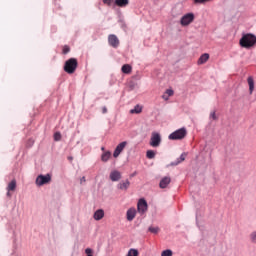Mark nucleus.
I'll list each match as a JSON object with an SVG mask.
<instances>
[{
    "label": "nucleus",
    "instance_id": "nucleus-1",
    "mask_svg": "<svg viewBox=\"0 0 256 256\" xmlns=\"http://www.w3.org/2000/svg\"><path fill=\"white\" fill-rule=\"evenodd\" d=\"M239 43L244 49H251V47H255L256 36L251 33L243 34Z\"/></svg>",
    "mask_w": 256,
    "mask_h": 256
},
{
    "label": "nucleus",
    "instance_id": "nucleus-2",
    "mask_svg": "<svg viewBox=\"0 0 256 256\" xmlns=\"http://www.w3.org/2000/svg\"><path fill=\"white\" fill-rule=\"evenodd\" d=\"M79 65V62L76 58H69L64 63V71L65 73H68V75H73L75 71H77V67Z\"/></svg>",
    "mask_w": 256,
    "mask_h": 256
},
{
    "label": "nucleus",
    "instance_id": "nucleus-3",
    "mask_svg": "<svg viewBox=\"0 0 256 256\" xmlns=\"http://www.w3.org/2000/svg\"><path fill=\"white\" fill-rule=\"evenodd\" d=\"M185 137H187V128L182 127V128H179L178 130L172 132L168 136V139L170 141H181L182 139H185Z\"/></svg>",
    "mask_w": 256,
    "mask_h": 256
},
{
    "label": "nucleus",
    "instance_id": "nucleus-4",
    "mask_svg": "<svg viewBox=\"0 0 256 256\" xmlns=\"http://www.w3.org/2000/svg\"><path fill=\"white\" fill-rule=\"evenodd\" d=\"M195 21V14L192 12L184 14L180 19V25L182 27H187L188 25H191Z\"/></svg>",
    "mask_w": 256,
    "mask_h": 256
},
{
    "label": "nucleus",
    "instance_id": "nucleus-5",
    "mask_svg": "<svg viewBox=\"0 0 256 256\" xmlns=\"http://www.w3.org/2000/svg\"><path fill=\"white\" fill-rule=\"evenodd\" d=\"M48 183H51V174H40L36 177L35 184L37 187H43V185H47Z\"/></svg>",
    "mask_w": 256,
    "mask_h": 256
},
{
    "label": "nucleus",
    "instance_id": "nucleus-6",
    "mask_svg": "<svg viewBox=\"0 0 256 256\" xmlns=\"http://www.w3.org/2000/svg\"><path fill=\"white\" fill-rule=\"evenodd\" d=\"M150 145L151 147H159L161 145V134L159 132H152Z\"/></svg>",
    "mask_w": 256,
    "mask_h": 256
},
{
    "label": "nucleus",
    "instance_id": "nucleus-7",
    "mask_svg": "<svg viewBox=\"0 0 256 256\" xmlns=\"http://www.w3.org/2000/svg\"><path fill=\"white\" fill-rule=\"evenodd\" d=\"M125 147H127V141H123L118 144L113 152V157L117 159V157L123 153V149H125Z\"/></svg>",
    "mask_w": 256,
    "mask_h": 256
},
{
    "label": "nucleus",
    "instance_id": "nucleus-8",
    "mask_svg": "<svg viewBox=\"0 0 256 256\" xmlns=\"http://www.w3.org/2000/svg\"><path fill=\"white\" fill-rule=\"evenodd\" d=\"M137 209H138V212L141 213V215H143V213L147 211V200H145V198L139 199L137 204Z\"/></svg>",
    "mask_w": 256,
    "mask_h": 256
},
{
    "label": "nucleus",
    "instance_id": "nucleus-9",
    "mask_svg": "<svg viewBox=\"0 0 256 256\" xmlns=\"http://www.w3.org/2000/svg\"><path fill=\"white\" fill-rule=\"evenodd\" d=\"M108 43L111 47H114V49H117V47H119V38H117V35L110 34L108 36Z\"/></svg>",
    "mask_w": 256,
    "mask_h": 256
},
{
    "label": "nucleus",
    "instance_id": "nucleus-10",
    "mask_svg": "<svg viewBox=\"0 0 256 256\" xmlns=\"http://www.w3.org/2000/svg\"><path fill=\"white\" fill-rule=\"evenodd\" d=\"M130 186L131 182L129 181V179H126L125 181L122 180L117 184V189H119L120 191H127Z\"/></svg>",
    "mask_w": 256,
    "mask_h": 256
},
{
    "label": "nucleus",
    "instance_id": "nucleus-11",
    "mask_svg": "<svg viewBox=\"0 0 256 256\" xmlns=\"http://www.w3.org/2000/svg\"><path fill=\"white\" fill-rule=\"evenodd\" d=\"M187 157V153L183 152L180 157H178L176 160L170 163L171 167H177V165H180V163H183L185 161V158Z\"/></svg>",
    "mask_w": 256,
    "mask_h": 256
},
{
    "label": "nucleus",
    "instance_id": "nucleus-12",
    "mask_svg": "<svg viewBox=\"0 0 256 256\" xmlns=\"http://www.w3.org/2000/svg\"><path fill=\"white\" fill-rule=\"evenodd\" d=\"M110 181H113V182H117V181H120L121 179V172H119L118 170H113L110 172Z\"/></svg>",
    "mask_w": 256,
    "mask_h": 256
},
{
    "label": "nucleus",
    "instance_id": "nucleus-13",
    "mask_svg": "<svg viewBox=\"0 0 256 256\" xmlns=\"http://www.w3.org/2000/svg\"><path fill=\"white\" fill-rule=\"evenodd\" d=\"M171 183V177L165 176L160 180L159 187L160 189H167V186Z\"/></svg>",
    "mask_w": 256,
    "mask_h": 256
},
{
    "label": "nucleus",
    "instance_id": "nucleus-14",
    "mask_svg": "<svg viewBox=\"0 0 256 256\" xmlns=\"http://www.w3.org/2000/svg\"><path fill=\"white\" fill-rule=\"evenodd\" d=\"M135 215H137V211L134 208H130L126 212L127 221H133L135 219Z\"/></svg>",
    "mask_w": 256,
    "mask_h": 256
},
{
    "label": "nucleus",
    "instance_id": "nucleus-15",
    "mask_svg": "<svg viewBox=\"0 0 256 256\" xmlns=\"http://www.w3.org/2000/svg\"><path fill=\"white\" fill-rule=\"evenodd\" d=\"M103 217H105V211H103V209H98L94 212L93 218L95 219V221H101Z\"/></svg>",
    "mask_w": 256,
    "mask_h": 256
},
{
    "label": "nucleus",
    "instance_id": "nucleus-16",
    "mask_svg": "<svg viewBox=\"0 0 256 256\" xmlns=\"http://www.w3.org/2000/svg\"><path fill=\"white\" fill-rule=\"evenodd\" d=\"M121 71L122 73H124L125 75H129V73H131V71H133V67H131V65L129 64H124L121 67Z\"/></svg>",
    "mask_w": 256,
    "mask_h": 256
},
{
    "label": "nucleus",
    "instance_id": "nucleus-17",
    "mask_svg": "<svg viewBox=\"0 0 256 256\" xmlns=\"http://www.w3.org/2000/svg\"><path fill=\"white\" fill-rule=\"evenodd\" d=\"M248 85H249V91L250 93H253L255 89V80H253V76L248 77L247 79Z\"/></svg>",
    "mask_w": 256,
    "mask_h": 256
},
{
    "label": "nucleus",
    "instance_id": "nucleus-18",
    "mask_svg": "<svg viewBox=\"0 0 256 256\" xmlns=\"http://www.w3.org/2000/svg\"><path fill=\"white\" fill-rule=\"evenodd\" d=\"M114 4L117 7H127V5H129V0H115Z\"/></svg>",
    "mask_w": 256,
    "mask_h": 256
},
{
    "label": "nucleus",
    "instance_id": "nucleus-19",
    "mask_svg": "<svg viewBox=\"0 0 256 256\" xmlns=\"http://www.w3.org/2000/svg\"><path fill=\"white\" fill-rule=\"evenodd\" d=\"M207 61H209V54H207V53L202 54L200 56V58L198 59L199 65H203V63H207Z\"/></svg>",
    "mask_w": 256,
    "mask_h": 256
},
{
    "label": "nucleus",
    "instance_id": "nucleus-20",
    "mask_svg": "<svg viewBox=\"0 0 256 256\" xmlns=\"http://www.w3.org/2000/svg\"><path fill=\"white\" fill-rule=\"evenodd\" d=\"M109 159H111V151H106L101 155V161H103V163H107Z\"/></svg>",
    "mask_w": 256,
    "mask_h": 256
},
{
    "label": "nucleus",
    "instance_id": "nucleus-21",
    "mask_svg": "<svg viewBox=\"0 0 256 256\" xmlns=\"http://www.w3.org/2000/svg\"><path fill=\"white\" fill-rule=\"evenodd\" d=\"M143 111V107H141L139 104H137L133 109L130 110V113L139 115Z\"/></svg>",
    "mask_w": 256,
    "mask_h": 256
},
{
    "label": "nucleus",
    "instance_id": "nucleus-22",
    "mask_svg": "<svg viewBox=\"0 0 256 256\" xmlns=\"http://www.w3.org/2000/svg\"><path fill=\"white\" fill-rule=\"evenodd\" d=\"M17 189V181L12 180L7 187V191H15Z\"/></svg>",
    "mask_w": 256,
    "mask_h": 256
},
{
    "label": "nucleus",
    "instance_id": "nucleus-23",
    "mask_svg": "<svg viewBox=\"0 0 256 256\" xmlns=\"http://www.w3.org/2000/svg\"><path fill=\"white\" fill-rule=\"evenodd\" d=\"M173 90L172 89H167L165 94L162 96V98L167 101L169 97L173 96Z\"/></svg>",
    "mask_w": 256,
    "mask_h": 256
},
{
    "label": "nucleus",
    "instance_id": "nucleus-24",
    "mask_svg": "<svg viewBox=\"0 0 256 256\" xmlns=\"http://www.w3.org/2000/svg\"><path fill=\"white\" fill-rule=\"evenodd\" d=\"M126 256H139V250L131 248Z\"/></svg>",
    "mask_w": 256,
    "mask_h": 256
},
{
    "label": "nucleus",
    "instance_id": "nucleus-25",
    "mask_svg": "<svg viewBox=\"0 0 256 256\" xmlns=\"http://www.w3.org/2000/svg\"><path fill=\"white\" fill-rule=\"evenodd\" d=\"M146 157H147V159H155V151H153V150H148V151L146 152Z\"/></svg>",
    "mask_w": 256,
    "mask_h": 256
},
{
    "label": "nucleus",
    "instance_id": "nucleus-26",
    "mask_svg": "<svg viewBox=\"0 0 256 256\" xmlns=\"http://www.w3.org/2000/svg\"><path fill=\"white\" fill-rule=\"evenodd\" d=\"M148 231H149L150 233H153L154 235H157V233H159V227L150 226V227L148 228Z\"/></svg>",
    "mask_w": 256,
    "mask_h": 256
},
{
    "label": "nucleus",
    "instance_id": "nucleus-27",
    "mask_svg": "<svg viewBox=\"0 0 256 256\" xmlns=\"http://www.w3.org/2000/svg\"><path fill=\"white\" fill-rule=\"evenodd\" d=\"M250 241L254 245H256V230H254L252 233H250Z\"/></svg>",
    "mask_w": 256,
    "mask_h": 256
},
{
    "label": "nucleus",
    "instance_id": "nucleus-28",
    "mask_svg": "<svg viewBox=\"0 0 256 256\" xmlns=\"http://www.w3.org/2000/svg\"><path fill=\"white\" fill-rule=\"evenodd\" d=\"M161 256H173V251L171 249H166L162 251Z\"/></svg>",
    "mask_w": 256,
    "mask_h": 256
},
{
    "label": "nucleus",
    "instance_id": "nucleus-29",
    "mask_svg": "<svg viewBox=\"0 0 256 256\" xmlns=\"http://www.w3.org/2000/svg\"><path fill=\"white\" fill-rule=\"evenodd\" d=\"M196 5H205V3H209L211 0H193Z\"/></svg>",
    "mask_w": 256,
    "mask_h": 256
},
{
    "label": "nucleus",
    "instance_id": "nucleus-30",
    "mask_svg": "<svg viewBox=\"0 0 256 256\" xmlns=\"http://www.w3.org/2000/svg\"><path fill=\"white\" fill-rule=\"evenodd\" d=\"M61 139V132L54 133V141H59Z\"/></svg>",
    "mask_w": 256,
    "mask_h": 256
},
{
    "label": "nucleus",
    "instance_id": "nucleus-31",
    "mask_svg": "<svg viewBox=\"0 0 256 256\" xmlns=\"http://www.w3.org/2000/svg\"><path fill=\"white\" fill-rule=\"evenodd\" d=\"M85 253H86V256H93V249H91V248H86V249H85Z\"/></svg>",
    "mask_w": 256,
    "mask_h": 256
},
{
    "label": "nucleus",
    "instance_id": "nucleus-32",
    "mask_svg": "<svg viewBox=\"0 0 256 256\" xmlns=\"http://www.w3.org/2000/svg\"><path fill=\"white\" fill-rule=\"evenodd\" d=\"M69 51H71V48H69V46H64L63 47V54L67 55V53H69Z\"/></svg>",
    "mask_w": 256,
    "mask_h": 256
},
{
    "label": "nucleus",
    "instance_id": "nucleus-33",
    "mask_svg": "<svg viewBox=\"0 0 256 256\" xmlns=\"http://www.w3.org/2000/svg\"><path fill=\"white\" fill-rule=\"evenodd\" d=\"M210 119H213V121H217V114H215V112H211Z\"/></svg>",
    "mask_w": 256,
    "mask_h": 256
},
{
    "label": "nucleus",
    "instance_id": "nucleus-34",
    "mask_svg": "<svg viewBox=\"0 0 256 256\" xmlns=\"http://www.w3.org/2000/svg\"><path fill=\"white\" fill-rule=\"evenodd\" d=\"M196 225L199 227L200 231H203V228L199 225V216H196Z\"/></svg>",
    "mask_w": 256,
    "mask_h": 256
},
{
    "label": "nucleus",
    "instance_id": "nucleus-35",
    "mask_svg": "<svg viewBox=\"0 0 256 256\" xmlns=\"http://www.w3.org/2000/svg\"><path fill=\"white\" fill-rule=\"evenodd\" d=\"M85 181H87V180L85 179V176H83V177L80 179V183L83 184V183H85Z\"/></svg>",
    "mask_w": 256,
    "mask_h": 256
},
{
    "label": "nucleus",
    "instance_id": "nucleus-36",
    "mask_svg": "<svg viewBox=\"0 0 256 256\" xmlns=\"http://www.w3.org/2000/svg\"><path fill=\"white\" fill-rule=\"evenodd\" d=\"M136 175H137V172H134V173L130 174V178H133V177H135Z\"/></svg>",
    "mask_w": 256,
    "mask_h": 256
},
{
    "label": "nucleus",
    "instance_id": "nucleus-37",
    "mask_svg": "<svg viewBox=\"0 0 256 256\" xmlns=\"http://www.w3.org/2000/svg\"><path fill=\"white\" fill-rule=\"evenodd\" d=\"M102 113H107V107H104Z\"/></svg>",
    "mask_w": 256,
    "mask_h": 256
},
{
    "label": "nucleus",
    "instance_id": "nucleus-38",
    "mask_svg": "<svg viewBox=\"0 0 256 256\" xmlns=\"http://www.w3.org/2000/svg\"><path fill=\"white\" fill-rule=\"evenodd\" d=\"M68 160H69V161H73V157H72V156H69V157H68Z\"/></svg>",
    "mask_w": 256,
    "mask_h": 256
},
{
    "label": "nucleus",
    "instance_id": "nucleus-39",
    "mask_svg": "<svg viewBox=\"0 0 256 256\" xmlns=\"http://www.w3.org/2000/svg\"><path fill=\"white\" fill-rule=\"evenodd\" d=\"M7 196H8V197H11V193H9V191L7 192Z\"/></svg>",
    "mask_w": 256,
    "mask_h": 256
},
{
    "label": "nucleus",
    "instance_id": "nucleus-40",
    "mask_svg": "<svg viewBox=\"0 0 256 256\" xmlns=\"http://www.w3.org/2000/svg\"><path fill=\"white\" fill-rule=\"evenodd\" d=\"M109 0H103V3H107Z\"/></svg>",
    "mask_w": 256,
    "mask_h": 256
},
{
    "label": "nucleus",
    "instance_id": "nucleus-41",
    "mask_svg": "<svg viewBox=\"0 0 256 256\" xmlns=\"http://www.w3.org/2000/svg\"><path fill=\"white\" fill-rule=\"evenodd\" d=\"M101 150H102V151H105V147H102Z\"/></svg>",
    "mask_w": 256,
    "mask_h": 256
}]
</instances>
